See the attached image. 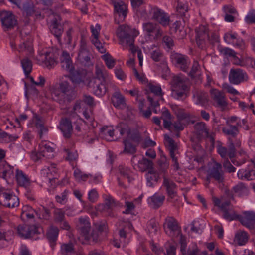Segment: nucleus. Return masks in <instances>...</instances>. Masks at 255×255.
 Here are the masks:
<instances>
[{
  "instance_id": "53",
  "label": "nucleus",
  "mask_w": 255,
  "mask_h": 255,
  "mask_svg": "<svg viewBox=\"0 0 255 255\" xmlns=\"http://www.w3.org/2000/svg\"><path fill=\"white\" fill-rule=\"evenodd\" d=\"M60 251L63 255H76L77 254L72 243L62 244L61 246Z\"/></svg>"
},
{
  "instance_id": "39",
  "label": "nucleus",
  "mask_w": 255,
  "mask_h": 255,
  "mask_svg": "<svg viewBox=\"0 0 255 255\" xmlns=\"http://www.w3.org/2000/svg\"><path fill=\"white\" fill-rule=\"evenodd\" d=\"M172 110L176 115L179 120H189L191 118L190 114L186 112L184 109H183L178 105H173Z\"/></svg>"
},
{
  "instance_id": "27",
  "label": "nucleus",
  "mask_w": 255,
  "mask_h": 255,
  "mask_svg": "<svg viewBox=\"0 0 255 255\" xmlns=\"http://www.w3.org/2000/svg\"><path fill=\"white\" fill-rule=\"evenodd\" d=\"M193 99L196 105L204 106L208 103V94L201 90H195L193 93Z\"/></svg>"
},
{
  "instance_id": "42",
  "label": "nucleus",
  "mask_w": 255,
  "mask_h": 255,
  "mask_svg": "<svg viewBox=\"0 0 255 255\" xmlns=\"http://www.w3.org/2000/svg\"><path fill=\"white\" fill-rule=\"evenodd\" d=\"M22 14L24 21L26 24L30 23V17L32 15V6L30 2L23 3L22 8Z\"/></svg>"
},
{
  "instance_id": "19",
  "label": "nucleus",
  "mask_w": 255,
  "mask_h": 255,
  "mask_svg": "<svg viewBox=\"0 0 255 255\" xmlns=\"http://www.w3.org/2000/svg\"><path fill=\"white\" fill-rule=\"evenodd\" d=\"M171 59L177 67L184 71H187L190 63V61L187 56L176 53L171 55Z\"/></svg>"
},
{
  "instance_id": "9",
  "label": "nucleus",
  "mask_w": 255,
  "mask_h": 255,
  "mask_svg": "<svg viewBox=\"0 0 255 255\" xmlns=\"http://www.w3.org/2000/svg\"><path fill=\"white\" fill-rule=\"evenodd\" d=\"M114 7L115 21L117 24L123 22L128 12L127 5L121 0L113 1Z\"/></svg>"
},
{
  "instance_id": "52",
  "label": "nucleus",
  "mask_w": 255,
  "mask_h": 255,
  "mask_svg": "<svg viewBox=\"0 0 255 255\" xmlns=\"http://www.w3.org/2000/svg\"><path fill=\"white\" fill-rule=\"evenodd\" d=\"M53 214L54 221L57 224L61 223L65 219V212L63 209L55 208Z\"/></svg>"
},
{
  "instance_id": "18",
  "label": "nucleus",
  "mask_w": 255,
  "mask_h": 255,
  "mask_svg": "<svg viewBox=\"0 0 255 255\" xmlns=\"http://www.w3.org/2000/svg\"><path fill=\"white\" fill-rule=\"evenodd\" d=\"M238 219L241 223L251 231L255 229V213L252 211L245 212L243 215L239 216Z\"/></svg>"
},
{
  "instance_id": "28",
  "label": "nucleus",
  "mask_w": 255,
  "mask_h": 255,
  "mask_svg": "<svg viewBox=\"0 0 255 255\" xmlns=\"http://www.w3.org/2000/svg\"><path fill=\"white\" fill-rule=\"evenodd\" d=\"M59 128L65 138H70L73 130L71 122L67 118L62 119L59 125Z\"/></svg>"
},
{
  "instance_id": "36",
  "label": "nucleus",
  "mask_w": 255,
  "mask_h": 255,
  "mask_svg": "<svg viewBox=\"0 0 255 255\" xmlns=\"http://www.w3.org/2000/svg\"><path fill=\"white\" fill-rule=\"evenodd\" d=\"M145 177L147 185L149 187H153L157 182L159 175L154 169H151L148 170Z\"/></svg>"
},
{
  "instance_id": "43",
  "label": "nucleus",
  "mask_w": 255,
  "mask_h": 255,
  "mask_svg": "<svg viewBox=\"0 0 255 255\" xmlns=\"http://www.w3.org/2000/svg\"><path fill=\"white\" fill-rule=\"evenodd\" d=\"M248 233L243 231H239L236 233L234 241L239 246L244 245L248 240Z\"/></svg>"
},
{
  "instance_id": "30",
  "label": "nucleus",
  "mask_w": 255,
  "mask_h": 255,
  "mask_svg": "<svg viewBox=\"0 0 255 255\" xmlns=\"http://www.w3.org/2000/svg\"><path fill=\"white\" fill-rule=\"evenodd\" d=\"M226 125L222 128L223 132L225 134L231 135L233 137H235L239 133L238 127L242 126L241 122H237L236 125L226 124Z\"/></svg>"
},
{
  "instance_id": "54",
  "label": "nucleus",
  "mask_w": 255,
  "mask_h": 255,
  "mask_svg": "<svg viewBox=\"0 0 255 255\" xmlns=\"http://www.w3.org/2000/svg\"><path fill=\"white\" fill-rule=\"evenodd\" d=\"M177 4L176 11L181 15H184L188 10V3L185 0H176Z\"/></svg>"
},
{
  "instance_id": "33",
  "label": "nucleus",
  "mask_w": 255,
  "mask_h": 255,
  "mask_svg": "<svg viewBox=\"0 0 255 255\" xmlns=\"http://www.w3.org/2000/svg\"><path fill=\"white\" fill-rule=\"evenodd\" d=\"M16 178L18 184L26 189L30 185V179L21 170L17 169L16 171Z\"/></svg>"
},
{
  "instance_id": "38",
  "label": "nucleus",
  "mask_w": 255,
  "mask_h": 255,
  "mask_svg": "<svg viewBox=\"0 0 255 255\" xmlns=\"http://www.w3.org/2000/svg\"><path fill=\"white\" fill-rule=\"evenodd\" d=\"M21 64L26 79L32 83V77L30 76L32 71V62L29 57H26L21 60Z\"/></svg>"
},
{
  "instance_id": "2",
  "label": "nucleus",
  "mask_w": 255,
  "mask_h": 255,
  "mask_svg": "<svg viewBox=\"0 0 255 255\" xmlns=\"http://www.w3.org/2000/svg\"><path fill=\"white\" fill-rule=\"evenodd\" d=\"M59 90L52 87L51 92L52 98L59 103L62 104L66 101L70 102L75 97V93L70 88L69 83L64 81L60 83Z\"/></svg>"
},
{
  "instance_id": "5",
  "label": "nucleus",
  "mask_w": 255,
  "mask_h": 255,
  "mask_svg": "<svg viewBox=\"0 0 255 255\" xmlns=\"http://www.w3.org/2000/svg\"><path fill=\"white\" fill-rule=\"evenodd\" d=\"M171 96L175 99L181 100L186 97V92L187 86L181 77L175 76L171 82Z\"/></svg>"
},
{
  "instance_id": "56",
  "label": "nucleus",
  "mask_w": 255,
  "mask_h": 255,
  "mask_svg": "<svg viewBox=\"0 0 255 255\" xmlns=\"http://www.w3.org/2000/svg\"><path fill=\"white\" fill-rule=\"evenodd\" d=\"M44 236V230L39 224L33 225V240H37Z\"/></svg>"
},
{
  "instance_id": "44",
  "label": "nucleus",
  "mask_w": 255,
  "mask_h": 255,
  "mask_svg": "<svg viewBox=\"0 0 255 255\" xmlns=\"http://www.w3.org/2000/svg\"><path fill=\"white\" fill-rule=\"evenodd\" d=\"M112 103L115 107H122L125 105L124 97L119 91H116L112 96Z\"/></svg>"
},
{
  "instance_id": "20",
  "label": "nucleus",
  "mask_w": 255,
  "mask_h": 255,
  "mask_svg": "<svg viewBox=\"0 0 255 255\" xmlns=\"http://www.w3.org/2000/svg\"><path fill=\"white\" fill-rule=\"evenodd\" d=\"M2 25L8 29L13 28L17 24L15 15L10 11H2L0 14Z\"/></svg>"
},
{
  "instance_id": "49",
  "label": "nucleus",
  "mask_w": 255,
  "mask_h": 255,
  "mask_svg": "<svg viewBox=\"0 0 255 255\" xmlns=\"http://www.w3.org/2000/svg\"><path fill=\"white\" fill-rule=\"evenodd\" d=\"M164 227L165 229L167 228L172 231H176L179 228L177 221L172 217H167L166 218Z\"/></svg>"
},
{
  "instance_id": "7",
  "label": "nucleus",
  "mask_w": 255,
  "mask_h": 255,
  "mask_svg": "<svg viewBox=\"0 0 255 255\" xmlns=\"http://www.w3.org/2000/svg\"><path fill=\"white\" fill-rule=\"evenodd\" d=\"M207 180L213 179L219 184L224 182V171L222 169L221 164L214 161L209 166L208 170Z\"/></svg>"
},
{
  "instance_id": "32",
  "label": "nucleus",
  "mask_w": 255,
  "mask_h": 255,
  "mask_svg": "<svg viewBox=\"0 0 255 255\" xmlns=\"http://www.w3.org/2000/svg\"><path fill=\"white\" fill-rule=\"evenodd\" d=\"M16 231L18 236L21 238L27 239L31 237L32 227L30 225H19L17 227Z\"/></svg>"
},
{
  "instance_id": "58",
  "label": "nucleus",
  "mask_w": 255,
  "mask_h": 255,
  "mask_svg": "<svg viewBox=\"0 0 255 255\" xmlns=\"http://www.w3.org/2000/svg\"><path fill=\"white\" fill-rule=\"evenodd\" d=\"M37 217L41 219L47 220L49 218V211L43 206L39 208L38 210L35 211Z\"/></svg>"
},
{
  "instance_id": "26",
  "label": "nucleus",
  "mask_w": 255,
  "mask_h": 255,
  "mask_svg": "<svg viewBox=\"0 0 255 255\" xmlns=\"http://www.w3.org/2000/svg\"><path fill=\"white\" fill-rule=\"evenodd\" d=\"M77 229L80 231L82 237L88 231L91 230V224L89 219L87 216L81 217L78 219V222L76 225Z\"/></svg>"
},
{
  "instance_id": "51",
  "label": "nucleus",
  "mask_w": 255,
  "mask_h": 255,
  "mask_svg": "<svg viewBox=\"0 0 255 255\" xmlns=\"http://www.w3.org/2000/svg\"><path fill=\"white\" fill-rule=\"evenodd\" d=\"M21 218L25 222H28L32 219V207L30 206L25 205L23 206Z\"/></svg>"
},
{
  "instance_id": "63",
  "label": "nucleus",
  "mask_w": 255,
  "mask_h": 255,
  "mask_svg": "<svg viewBox=\"0 0 255 255\" xmlns=\"http://www.w3.org/2000/svg\"><path fill=\"white\" fill-rule=\"evenodd\" d=\"M223 213L224 218L227 220L232 221L238 219V215L236 214L233 207Z\"/></svg>"
},
{
  "instance_id": "62",
  "label": "nucleus",
  "mask_w": 255,
  "mask_h": 255,
  "mask_svg": "<svg viewBox=\"0 0 255 255\" xmlns=\"http://www.w3.org/2000/svg\"><path fill=\"white\" fill-rule=\"evenodd\" d=\"M63 150L67 154L66 159L68 160L73 161L77 159L78 155L76 151L68 147H65Z\"/></svg>"
},
{
  "instance_id": "14",
  "label": "nucleus",
  "mask_w": 255,
  "mask_h": 255,
  "mask_svg": "<svg viewBox=\"0 0 255 255\" xmlns=\"http://www.w3.org/2000/svg\"><path fill=\"white\" fill-rule=\"evenodd\" d=\"M143 29L146 35L154 40L158 39L163 34V31L159 25L156 23L152 22L143 23Z\"/></svg>"
},
{
  "instance_id": "4",
  "label": "nucleus",
  "mask_w": 255,
  "mask_h": 255,
  "mask_svg": "<svg viewBox=\"0 0 255 255\" xmlns=\"http://www.w3.org/2000/svg\"><path fill=\"white\" fill-rule=\"evenodd\" d=\"M57 56L58 54L56 51L43 50L38 53L35 60L38 64L51 69L57 64Z\"/></svg>"
},
{
  "instance_id": "46",
  "label": "nucleus",
  "mask_w": 255,
  "mask_h": 255,
  "mask_svg": "<svg viewBox=\"0 0 255 255\" xmlns=\"http://www.w3.org/2000/svg\"><path fill=\"white\" fill-rule=\"evenodd\" d=\"M20 52H27V55H30L32 52V37L30 35L26 39H24L23 43L19 46Z\"/></svg>"
},
{
  "instance_id": "37",
  "label": "nucleus",
  "mask_w": 255,
  "mask_h": 255,
  "mask_svg": "<svg viewBox=\"0 0 255 255\" xmlns=\"http://www.w3.org/2000/svg\"><path fill=\"white\" fill-rule=\"evenodd\" d=\"M105 83V82L100 81H97V83H94L92 81L90 82V84L93 87L95 94L98 96H101L106 93L107 88Z\"/></svg>"
},
{
  "instance_id": "12",
  "label": "nucleus",
  "mask_w": 255,
  "mask_h": 255,
  "mask_svg": "<svg viewBox=\"0 0 255 255\" xmlns=\"http://www.w3.org/2000/svg\"><path fill=\"white\" fill-rule=\"evenodd\" d=\"M151 19L163 26L166 27L169 25L170 19L169 15L163 10L157 6L152 7L149 11Z\"/></svg>"
},
{
  "instance_id": "64",
  "label": "nucleus",
  "mask_w": 255,
  "mask_h": 255,
  "mask_svg": "<svg viewBox=\"0 0 255 255\" xmlns=\"http://www.w3.org/2000/svg\"><path fill=\"white\" fill-rule=\"evenodd\" d=\"M150 55L152 60L155 62L160 61L163 57V53L158 48H156L155 49L151 50L150 51Z\"/></svg>"
},
{
  "instance_id": "11",
  "label": "nucleus",
  "mask_w": 255,
  "mask_h": 255,
  "mask_svg": "<svg viewBox=\"0 0 255 255\" xmlns=\"http://www.w3.org/2000/svg\"><path fill=\"white\" fill-rule=\"evenodd\" d=\"M195 133L199 139L208 138L212 144L215 142V133H210L206 124L203 122H199L194 126Z\"/></svg>"
},
{
  "instance_id": "1",
  "label": "nucleus",
  "mask_w": 255,
  "mask_h": 255,
  "mask_svg": "<svg viewBox=\"0 0 255 255\" xmlns=\"http://www.w3.org/2000/svg\"><path fill=\"white\" fill-rule=\"evenodd\" d=\"M115 130L119 132L121 136L126 139L123 141L124 144V152L128 154H134L136 152V148L129 140L138 143L140 141L141 137L139 132L135 128H131L128 125L125 123H120L116 127Z\"/></svg>"
},
{
  "instance_id": "8",
  "label": "nucleus",
  "mask_w": 255,
  "mask_h": 255,
  "mask_svg": "<svg viewBox=\"0 0 255 255\" xmlns=\"http://www.w3.org/2000/svg\"><path fill=\"white\" fill-rule=\"evenodd\" d=\"M0 204L8 208H14L19 205V200L11 190L5 189L0 194Z\"/></svg>"
},
{
  "instance_id": "22",
  "label": "nucleus",
  "mask_w": 255,
  "mask_h": 255,
  "mask_svg": "<svg viewBox=\"0 0 255 255\" xmlns=\"http://www.w3.org/2000/svg\"><path fill=\"white\" fill-rule=\"evenodd\" d=\"M162 186L170 198H174L177 195V186L171 179L166 176H163Z\"/></svg>"
},
{
  "instance_id": "24",
  "label": "nucleus",
  "mask_w": 255,
  "mask_h": 255,
  "mask_svg": "<svg viewBox=\"0 0 255 255\" xmlns=\"http://www.w3.org/2000/svg\"><path fill=\"white\" fill-rule=\"evenodd\" d=\"M237 176L239 179L241 180H253L255 179V168L253 165L248 166L246 168L240 169Z\"/></svg>"
},
{
  "instance_id": "48",
  "label": "nucleus",
  "mask_w": 255,
  "mask_h": 255,
  "mask_svg": "<svg viewBox=\"0 0 255 255\" xmlns=\"http://www.w3.org/2000/svg\"><path fill=\"white\" fill-rule=\"evenodd\" d=\"M235 193L239 197L247 196L249 190L247 186L243 183H239L233 187Z\"/></svg>"
},
{
  "instance_id": "3",
  "label": "nucleus",
  "mask_w": 255,
  "mask_h": 255,
  "mask_svg": "<svg viewBox=\"0 0 255 255\" xmlns=\"http://www.w3.org/2000/svg\"><path fill=\"white\" fill-rule=\"evenodd\" d=\"M139 34V31L135 28H131L127 25H120L116 30V35L123 46H129L134 44L135 38Z\"/></svg>"
},
{
  "instance_id": "23",
  "label": "nucleus",
  "mask_w": 255,
  "mask_h": 255,
  "mask_svg": "<svg viewBox=\"0 0 255 255\" xmlns=\"http://www.w3.org/2000/svg\"><path fill=\"white\" fill-rule=\"evenodd\" d=\"M61 68L63 70L71 73L74 69L72 58L66 51H63L60 57Z\"/></svg>"
},
{
  "instance_id": "31",
  "label": "nucleus",
  "mask_w": 255,
  "mask_h": 255,
  "mask_svg": "<svg viewBox=\"0 0 255 255\" xmlns=\"http://www.w3.org/2000/svg\"><path fill=\"white\" fill-rule=\"evenodd\" d=\"M35 120V127L39 138L42 139L43 135L46 133L48 130L44 126V121L42 117L36 114H33V120Z\"/></svg>"
},
{
  "instance_id": "34",
  "label": "nucleus",
  "mask_w": 255,
  "mask_h": 255,
  "mask_svg": "<svg viewBox=\"0 0 255 255\" xmlns=\"http://www.w3.org/2000/svg\"><path fill=\"white\" fill-rule=\"evenodd\" d=\"M164 200L165 196L164 195L155 193L148 199V202L152 208L157 209L162 205Z\"/></svg>"
},
{
  "instance_id": "57",
  "label": "nucleus",
  "mask_w": 255,
  "mask_h": 255,
  "mask_svg": "<svg viewBox=\"0 0 255 255\" xmlns=\"http://www.w3.org/2000/svg\"><path fill=\"white\" fill-rule=\"evenodd\" d=\"M73 175L75 180L78 182L85 181L91 176L90 174H87L82 172L79 169H75L74 170Z\"/></svg>"
},
{
  "instance_id": "10",
  "label": "nucleus",
  "mask_w": 255,
  "mask_h": 255,
  "mask_svg": "<svg viewBox=\"0 0 255 255\" xmlns=\"http://www.w3.org/2000/svg\"><path fill=\"white\" fill-rule=\"evenodd\" d=\"M147 88L151 93L154 94V96H152L149 94L148 100L150 102L151 107L154 108V112L157 113L156 108L159 106L158 100L159 97H161L163 95L161 88L159 85H154L152 83L148 84Z\"/></svg>"
},
{
  "instance_id": "40",
  "label": "nucleus",
  "mask_w": 255,
  "mask_h": 255,
  "mask_svg": "<svg viewBox=\"0 0 255 255\" xmlns=\"http://www.w3.org/2000/svg\"><path fill=\"white\" fill-rule=\"evenodd\" d=\"M108 76L107 71L105 68L96 66L95 77L93 79V81L94 83H97V81L105 82Z\"/></svg>"
},
{
  "instance_id": "16",
  "label": "nucleus",
  "mask_w": 255,
  "mask_h": 255,
  "mask_svg": "<svg viewBox=\"0 0 255 255\" xmlns=\"http://www.w3.org/2000/svg\"><path fill=\"white\" fill-rule=\"evenodd\" d=\"M223 39L228 44H230L234 47L243 49L245 48V42L243 39L238 36L237 33L229 31L224 34Z\"/></svg>"
},
{
  "instance_id": "45",
  "label": "nucleus",
  "mask_w": 255,
  "mask_h": 255,
  "mask_svg": "<svg viewBox=\"0 0 255 255\" xmlns=\"http://www.w3.org/2000/svg\"><path fill=\"white\" fill-rule=\"evenodd\" d=\"M114 135V130L113 128L108 126H104L101 128L100 135L107 141L113 140Z\"/></svg>"
},
{
  "instance_id": "61",
  "label": "nucleus",
  "mask_w": 255,
  "mask_h": 255,
  "mask_svg": "<svg viewBox=\"0 0 255 255\" xmlns=\"http://www.w3.org/2000/svg\"><path fill=\"white\" fill-rule=\"evenodd\" d=\"M118 171L122 176L124 178L128 179V181H130V170L125 165H120L118 167Z\"/></svg>"
},
{
  "instance_id": "35",
  "label": "nucleus",
  "mask_w": 255,
  "mask_h": 255,
  "mask_svg": "<svg viewBox=\"0 0 255 255\" xmlns=\"http://www.w3.org/2000/svg\"><path fill=\"white\" fill-rule=\"evenodd\" d=\"M159 229V224L154 218H152L147 222L145 230L150 236L156 235Z\"/></svg>"
},
{
  "instance_id": "25",
  "label": "nucleus",
  "mask_w": 255,
  "mask_h": 255,
  "mask_svg": "<svg viewBox=\"0 0 255 255\" xmlns=\"http://www.w3.org/2000/svg\"><path fill=\"white\" fill-rule=\"evenodd\" d=\"M209 38L208 28L205 25H200L196 29V42L198 46L202 44Z\"/></svg>"
},
{
  "instance_id": "50",
  "label": "nucleus",
  "mask_w": 255,
  "mask_h": 255,
  "mask_svg": "<svg viewBox=\"0 0 255 255\" xmlns=\"http://www.w3.org/2000/svg\"><path fill=\"white\" fill-rule=\"evenodd\" d=\"M153 162L145 158H143L141 160H139L138 163V166L139 169L142 172H144L146 170H150L153 168Z\"/></svg>"
},
{
  "instance_id": "15",
  "label": "nucleus",
  "mask_w": 255,
  "mask_h": 255,
  "mask_svg": "<svg viewBox=\"0 0 255 255\" xmlns=\"http://www.w3.org/2000/svg\"><path fill=\"white\" fill-rule=\"evenodd\" d=\"M210 94L214 106L223 109L227 106L228 103L223 91L216 88H212L210 90Z\"/></svg>"
},
{
  "instance_id": "41",
  "label": "nucleus",
  "mask_w": 255,
  "mask_h": 255,
  "mask_svg": "<svg viewBox=\"0 0 255 255\" xmlns=\"http://www.w3.org/2000/svg\"><path fill=\"white\" fill-rule=\"evenodd\" d=\"M164 138L165 145L169 150L170 156L176 155V151L177 150V146L174 140L167 135H165Z\"/></svg>"
},
{
  "instance_id": "59",
  "label": "nucleus",
  "mask_w": 255,
  "mask_h": 255,
  "mask_svg": "<svg viewBox=\"0 0 255 255\" xmlns=\"http://www.w3.org/2000/svg\"><path fill=\"white\" fill-rule=\"evenodd\" d=\"M82 237L86 241L96 242L98 240L99 234L97 231L93 230L92 231H88L87 234H85Z\"/></svg>"
},
{
  "instance_id": "17",
  "label": "nucleus",
  "mask_w": 255,
  "mask_h": 255,
  "mask_svg": "<svg viewBox=\"0 0 255 255\" xmlns=\"http://www.w3.org/2000/svg\"><path fill=\"white\" fill-rule=\"evenodd\" d=\"M229 79L231 83L238 85L247 81L248 76L247 73L241 69H232L229 73Z\"/></svg>"
},
{
  "instance_id": "6",
  "label": "nucleus",
  "mask_w": 255,
  "mask_h": 255,
  "mask_svg": "<svg viewBox=\"0 0 255 255\" xmlns=\"http://www.w3.org/2000/svg\"><path fill=\"white\" fill-rule=\"evenodd\" d=\"M47 24L51 33L60 41L63 32L60 16L55 13L51 14L47 19Z\"/></svg>"
},
{
  "instance_id": "55",
  "label": "nucleus",
  "mask_w": 255,
  "mask_h": 255,
  "mask_svg": "<svg viewBox=\"0 0 255 255\" xmlns=\"http://www.w3.org/2000/svg\"><path fill=\"white\" fill-rule=\"evenodd\" d=\"M214 203L215 205L219 207L223 212L233 207L229 201H222L218 198L214 199Z\"/></svg>"
},
{
  "instance_id": "60",
  "label": "nucleus",
  "mask_w": 255,
  "mask_h": 255,
  "mask_svg": "<svg viewBox=\"0 0 255 255\" xmlns=\"http://www.w3.org/2000/svg\"><path fill=\"white\" fill-rule=\"evenodd\" d=\"M101 57L109 69H112L115 66L116 61L110 54L106 53Z\"/></svg>"
},
{
  "instance_id": "21",
  "label": "nucleus",
  "mask_w": 255,
  "mask_h": 255,
  "mask_svg": "<svg viewBox=\"0 0 255 255\" xmlns=\"http://www.w3.org/2000/svg\"><path fill=\"white\" fill-rule=\"evenodd\" d=\"M91 54L88 49L85 39L82 37L80 40V49L78 53V59L81 62L88 64L90 62Z\"/></svg>"
},
{
  "instance_id": "13",
  "label": "nucleus",
  "mask_w": 255,
  "mask_h": 255,
  "mask_svg": "<svg viewBox=\"0 0 255 255\" xmlns=\"http://www.w3.org/2000/svg\"><path fill=\"white\" fill-rule=\"evenodd\" d=\"M38 151L35 154L33 153V161L37 162L42 157H46L47 158H51L54 157V149L51 147L49 143H45L42 142L38 145Z\"/></svg>"
},
{
  "instance_id": "29",
  "label": "nucleus",
  "mask_w": 255,
  "mask_h": 255,
  "mask_svg": "<svg viewBox=\"0 0 255 255\" xmlns=\"http://www.w3.org/2000/svg\"><path fill=\"white\" fill-rule=\"evenodd\" d=\"M59 229L54 226H51L48 230L46 236L52 249H54L59 235Z\"/></svg>"
},
{
  "instance_id": "47",
  "label": "nucleus",
  "mask_w": 255,
  "mask_h": 255,
  "mask_svg": "<svg viewBox=\"0 0 255 255\" xmlns=\"http://www.w3.org/2000/svg\"><path fill=\"white\" fill-rule=\"evenodd\" d=\"M69 73L70 75L68 77L74 84L77 85L84 82L85 76L80 71H75L74 69L71 73Z\"/></svg>"
}]
</instances>
